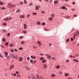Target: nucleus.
I'll use <instances>...</instances> for the list:
<instances>
[{
  "instance_id": "f257e3e1",
  "label": "nucleus",
  "mask_w": 79,
  "mask_h": 79,
  "mask_svg": "<svg viewBox=\"0 0 79 79\" xmlns=\"http://www.w3.org/2000/svg\"><path fill=\"white\" fill-rule=\"evenodd\" d=\"M79 31H77L76 32H75L73 34V35L74 36H77V35H79Z\"/></svg>"
},
{
  "instance_id": "f03ea898",
  "label": "nucleus",
  "mask_w": 79,
  "mask_h": 79,
  "mask_svg": "<svg viewBox=\"0 0 79 79\" xmlns=\"http://www.w3.org/2000/svg\"><path fill=\"white\" fill-rule=\"evenodd\" d=\"M8 6L9 7H10V8H13V7H14L13 5L10 3L8 4Z\"/></svg>"
},
{
  "instance_id": "7ed1b4c3",
  "label": "nucleus",
  "mask_w": 79,
  "mask_h": 79,
  "mask_svg": "<svg viewBox=\"0 0 79 79\" xmlns=\"http://www.w3.org/2000/svg\"><path fill=\"white\" fill-rule=\"evenodd\" d=\"M14 66L13 65H11L10 66V69H13V68L14 67Z\"/></svg>"
},
{
  "instance_id": "20e7f679",
  "label": "nucleus",
  "mask_w": 79,
  "mask_h": 79,
  "mask_svg": "<svg viewBox=\"0 0 79 79\" xmlns=\"http://www.w3.org/2000/svg\"><path fill=\"white\" fill-rule=\"evenodd\" d=\"M54 4H57L58 3V1H55L54 2Z\"/></svg>"
},
{
  "instance_id": "39448f33",
  "label": "nucleus",
  "mask_w": 79,
  "mask_h": 79,
  "mask_svg": "<svg viewBox=\"0 0 79 79\" xmlns=\"http://www.w3.org/2000/svg\"><path fill=\"white\" fill-rule=\"evenodd\" d=\"M43 66L44 67V69H45V68H47V65L46 64H44L43 65Z\"/></svg>"
},
{
  "instance_id": "423d86ee",
  "label": "nucleus",
  "mask_w": 79,
  "mask_h": 79,
  "mask_svg": "<svg viewBox=\"0 0 79 79\" xmlns=\"http://www.w3.org/2000/svg\"><path fill=\"white\" fill-rule=\"evenodd\" d=\"M8 17H7L6 19H4L3 20H5L6 21H8Z\"/></svg>"
},
{
  "instance_id": "0eeeda50",
  "label": "nucleus",
  "mask_w": 79,
  "mask_h": 79,
  "mask_svg": "<svg viewBox=\"0 0 79 79\" xmlns=\"http://www.w3.org/2000/svg\"><path fill=\"white\" fill-rule=\"evenodd\" d=\"M24 29H26L27 28V25L25 24H24Z\"/></svg>"
},
{
  "instance_id": "6e6552de",
  "label": "nucleus",
  "mask_w": 79,
  "mask_h": 79,
  "mask_svg": "<svg viewBox=\"0 0 79 79\" xmlns=\"http://www.w3.org/2000/svg\"><path fill=\"white\" fill-rule=\"evenodd\" d=\"M56 76V75L55 74H52V77H55V76Z\"/></svg>"
},
{
  "instance_id": "1a4fd4ad",
  "label": "nucleus",
  "mask_w": 79,
  "mask_h": 79,
  "mask_svg": "<svg viewBox=\"0 0 79 79\" xmlns=\"http://www.w3.org/2000/svg\"><path fill=\"white\" fill-rule=\"evenodd\" d=\"M42 63H45V62H46V60H45L44 59L42 61Z\"/></svg>"
},
{
  "instance_id": "9d476101",
  "label": "nucleus",
  "mask_w": 79,
  "mask_h": 79,
  "mask_svg": "<svg viewBox=\"0 0 79 79\" xmlns=\"http://www.w3.org/2000/svg\"><path fill=\"white\" fill-rule=\"evenodd\" d=\"M15 55L12 54L11 58H15Z\"/></svg>"
},
{
  "instance_id": "9b49d317",
  "label": "nucleus",
  "mask_w": 79,
  "mask_h": 79,
  "mask_svg": "<svg viewBox=\"0 0 79 79\" xmlns=\"http://www.w3.org/2000/svg\"><path fill=\"white\" fill-rule=\"evenodd\" d=\"M35 9L36 10H38L39 9V8L37 6H35Z\"/></svg>"
},
{
  "instance_id": "f8f14e48",
  "label": "nucleus",
  "mask_w": 79,
  "mask_h": 79,
  "mask_svg": "<svg viewBox=\"0 0 79 79\" xmlns=\"http://www.w3.org/2000/svg\"><path fill=\"white\" fill-rule=\"evenodd\" d=\"M4 53H5V55L6 56H6L8 55V53H7L6 52H4Z\"/></svg>"
},
{
  "instance_id": "ddd939ff",
  "label": "nucleus",
  "mask_w": 79,
  "mask_h": 79,
  "mask_svg": "<svg viewBox=\"0 0 79 79\" xmlns=\"http://www.w3.org/2000/svg\"><path fill=\"white\" fill-rule=\"evenodd\" d=\"M2 40L3 42H5V41H6V40H5V39L4 38H2Z\"/></svg>"
},
{
  "instance_id": "4468645a",
  "label": "nucleus",
  "mask_w": 79,
  "mask_h": 79,
  "mask_svg": "<svg viewBox=\"0 0 79 79\" xmlns=\"http://www.w3.org/2000/svg\"><path fill=\"white\" fill-rule=\"evenodd\" d=\"M47 58H48L49 59H50L51 58V56L50 55H48V56L47 57Z\"/></svg>"
},
{
  "instance_id": "2eb2a0df",
  "label": "nucleus",
  "mask_w": 79,
  "mask_h": 79,
  "mask_svg": "<svg viewBox=\"0 0 79 79\" xmlns=\"http://www.w3.org/2000/svg\"><path fill=\"white\" fill-rule=\"evenodd\" d=\"M20 11H21V10H20L18 9L16 11V13H17L18 12H20Z\"/></svg>"
},
{
  "instance_id": "dca6fc26",
  "label": "nucleus",
  "mask_w": 79,
  "mask_h": 79,
  "mask_svg": "<svg viewBox=\"0 0 79 79\" xmlns=\"http://www.w3.org/2000/svg\"><path fill=\"white\" fill-rule=\"evenodd\" d=\"M51 16H52V18H54V17H55V14H52L51 15Z\"/></svg>"
},
{
  "instance_id": "f3484780",
  "label": "nucleus",
  "mask_w": 79,
  "mask_h": 79,
  "mask_svg": "<svg viewBox=\"0 0 79 79\" xmlns=\"http://www.w3.org/2000/svg\"><path fill=\"white\" fill-rule=\"evenodd\" d=\"M73 61H75V62H78V60L76 59H74L73 60Z\"/></svg>"
},
{
  "instance_id": "a211bd4d",
  "label": "nucleus",
  "mask_w": 79,
  "mask_h": 79,
  "mask_svg": "<svg viewBox=\"0 0 79 79\" xmlns=\"http://www.w3.org/2000/svg\"><path fill=\"white\" fill-rule=\"evenodd\" d=\"M10 47H13L14 46V44H10Z\"/></svg>"
},
{
  "instance_id": "6ab92c4d",
  "label": "nucleus",
  "mask_w": 79,
  "mask_h": 79,
  "mask_svg": "<svg viewBox=\"0 0 79 79\" xmlns=\"http://www.w3.org/2000/svg\"><path fill=\"white\" fill-rule=\"evenodd\" d=\"M38 46H39V45H41V43H40V42H38Z\"/></svg>"
},
{
  "instance_id": "aec40b11",
  "label": "nucleus",
  "mask_w": 79,
  "mask_h": 79,
  "mask_svg": "<svg viewBox=\"0 0 79 79\" xmlns=\"http://www.w3.org/2000/svg\"><path fill=\"white\" fill-rule=\"evenodd\" d=\"M39 79H45V78H43V77H39Z\"/></svg>"
},
{
  "instance_id": "412c9836",
  "label": "nucleus",
  "mask_w": 79,
  "mask_h": 79,
  "mask_svg": "<svg viewBox=\"0 0 79 79\" xmlns=\"http://www.w3.org/2000/svg\"><path fill=\"white\" fill-rule=\"evenodd\" d=\"M69 76V74L68 73H65V76Z\"/></svg>"
},
{
  "instance_id": "4be33fe9",
  "label": "nucleus",
  "mask_w": 79,
  "mask_h": 79,
  "mask_svg": "<svg viewBox=\"0 0 79 79\" xmlns=\"http://www.w3.org/2000/svg\"><path fill=\"white\" fill-rule=\"evenodd\" d=\"M59 73L60 74H63V72L61 71H59Z\"/></svg>"
},
{
  "instance_id": "5701e85b",
  "label": "nucleus",
  "mask_w": 79,
  "mask_h": 79,
  "mask_svg": "<svg viewBox=\"0 0 79 79\" xmlns=\"http://www.w3.org/2000/svg\"><path fill=\"white\" fill-rule=\"evenodd\" d=\"M39 76L37 75H36V78L37 79H38V78H39Z\"/></svg>"
},
{
  "instance_id": "b1692460",
  "label": "nucleus",
  "mask_w": 79,
  "mask_h": 79,
  "mask_svg": "<svg viewBox=\"0 0 79 79\" xmlns=\"http://www.w3.org/2000/svg\"><path fill=\"white\" fill-rule=\"evenodd\" d=\"M17 77H20V75L19 74H18L17 75Z\"/></svg>"
},
{
  "instance_id": "393cba45",
  "label": "nucleus",
  "mask_w": 79,
  "mask_h": 79,
  "mask_svg": "<svg viewBox=\"0 0 79 79\" xmlns=\"http://www.w3.org/2000/svg\"><path fill=\"white\" fill-rule=\"evenodd\" d=\"M37 24L39 25H40V22L39 21H38L37 22Z\"/></svg>"
},
{
  "instance_id": "a878e982",
  "label": "nucleus",
  "mask_w": 79,
  "mask_h": 79,
  "mask_svg": "<svg viewBox=\"0 0 79 79\" xmlns=\"http://www.w3.org/2000/svg\"><path fill=\"white\" fill-rule=\"evenodd\" d=\"M8 37H10V35H11V34L10 33H8V34L7 35Z\"/></svg>"
},
{
  "instance_id": "bb28decb",
  "label": "nucleus",
  "mask_w": 79,
  "mask_h": 79,
  "mask_svg": "<svg viewBox=\"0 0 79 79\" xmlns=\"http://www.w3.org/2000/svg\"><path fill=\"white\" fill-rule=\"evenodd\" d=\"M48 19L49 20H52L53 18H52V17H51V18H48Z\"/></svg>"
},
{
  "instance_id": "cd10ccee",
  "label": "nucleus",
  "mask_w": 79,
  "mask_h": 79,
  "mask_svg": "<svg viewBox=\"0 0 79 79\" xmlns=\"http://www.w3.org/2000/svg\"><path fill=\"white\" fill-rule=\"evenodd\" d=\"M30 61L31 63H33V62L34 63V60H30Z\"/></svg>"
},
{
  "instance_id": "c85d7f7f",
  "label": "nucleus",
  "mask_w": 79,
  "mask_h": 79,
  "mask_svg": "<svg viewBox=\"0 0 79 79\" xmlns=\"http://www.w3.org/2000/svg\"><path fill=\"white\" fill-rule=\"evenodd\" d=\"M20 18H24V16H23V15H21L20 16Z\"/></svg>"
},
{
  "instance_id": "c756f323",
  "label": "nucleus",
  "mask_w": 79,
  "mask_h": 79,
  "mask_svg": "<svg viewBox=\"0 0 79 79\" xmlns=\"http://www.w3.org/2000/svg\"><path fill=\"white\" fill-rule=\"evenodd\" d=\"M3 2H0V4L1 5H3Z\"/></svg>"
},
{
  "instance_id": "7c9ffc66",
  "label": "nucleus",
  "mask_w": 79,
  "mask_h": 79,
  "mask_svg": "<svg viewBox=\"0 0 79 79\" xmlns=\"http://www.w3.org/2000/svg\"><path fill=\"white\" fill-rule=\"evenodd\" d=\"M24 3L25 4H27V2L26 0H24Z\"/></svg>"
},
{
  "instance_id": "2f4dec72",
  "label": "nucleus",
  "mask_w": 79,
  "mask_h": 79,
  "mask_svg": "<svg viewBox=\"0 0 79 79\" xmlns=\"http://www.w3.org/2000/svg\"><path fill=\"white\" fill-rule=\"evenodd\" d=\"M70 58H73V57H74V58H75V57H76V56H71L70 55Z\"/></svg>"
},
{
  "instance_id": "473e14b6",
  "label": "nucleus",
  "mask_w": 79,
  "mask_h": 79,
  "mask_svg": "<svg viewBox=\"0 0 79 79\" xmlns=\"http://www.w3.org/2000/svg\"><path fill=\"white\" fill-rule=\"evenodd\" d=\"M60 66L58 65L56 67V68H57V69H59V68H60Z\"/></svg>"
},
{
  "instance_id": "72a5a7b5",
  "label": "nucleus",
  "mask_w": 79,
  "mask_h": 79,
  "mask_svg": "<svg viewBox=\"0 0 79 79\" xmlns=\"http://www.w3.org/2000/svg\"><path fill=\"white\" fill-rule=\"evenodd\" d=\"M23 59L21 57H20L19 58V60L20 61H22Z\"/></svg>"
},
{
  "instance_id": "f704fd0d",
  "label": "nucleus",
  "mask_w": 79,
  "mask_h": 79,
  "mask_svg": "<svg viewBox=\"0 0 79 79\" xmlns=\"http://www.w3.org/2000/svg\"><path fill=\"white\" fill-rule=\"evenodd\" d=\"M44 58L43 57H42L40 58V60H44Z\"/></svg>"
},
{
  "instance_id": "c9c22d12",
  "label": "nucleus",
  "mask_w": 79,
  "mask_h": 79,
  "mask_svg": "<svg viewBox=\"0 0 79 79\" xmlns=\"http://www.w3.org/2000/svg\"><path fill=\"white\" fill-rule=\"evenodd\" d=\"M21 44H24V41H22L21 42Z\"/></svg>"
},
{
  "instance_id": "e433bc0d",
  "label": "nucleus",
  "mask_w": 79,
  "mask_h": 79,
  "mask_svg": "<svg viewBox=\"0 0 79 79\" xmlns=\"http://www.w3.org/2000/svg\"><path fill=\"white\" fill-rule=\"evenodd\" d=\"M23 33L24 34H26V33H27V31H23Z\"/></svg>"
},
{
  "instance_id": "4c0bfd02",
  "label": "nucleus",
  "mask_w": 79,
  "mask_h": 79,
  "mask_svg": "<svg viewBox=\"0 0 79 79\" xmlns=\"http://www.w3.org/2000/svg\"><path fill=\"white\" fill-rule=\"evenodd\" d=\"M69 39H67L66 40V42H69Z\"/></svg>"
},
{
  "instance_id": "58836bf2",
  "label": "nucleus",
  "mask_w": 79,
  "mask_h": 79,
  "mask_svg": "<svg viewBox=\"0 0 79 79\" xmlns=\"http://www.w3.org/2000/svg\"><path fill=\"white\" fill-rule=\"evenodd\" d=\"M10 52H14V50L13 49H11V50Z\"/></svg>"
},
{
  "instance_id": "ea45409f",
  "label": "nucleus",
  "mask_w": 79,
  "mask_h": 79,
  "mask_svg": "<svg viewBox=\"0 0 79 79\" xmlns=\"http://www.w3.org/2000/svg\"><path fill=\"white\" fill-rule=\"evenodd\" d=\"M41 13H43V14H44L45 13V11H42L41 12Z\"/></svg>"
},
{
  "instance_id": "a19ab883",
  "label": "nucleus",
  "mask_w": 79,
  "mask_h": 79,
  "mask_svg": "<svg viewBox=\"0 0 79 79\" xmlns=\"http://www.w3.org/2000/svg\"><path fill=\"white\" fill-rule=\"evenodd\" d=\"M8 42L6 43V46H8Z\"/></svg>"
},
{
  "instance_id": "79ce46f5",
  "label": "nucleus",
  "mask_w": 79,
  "mask_h": 79,
  "mask_svg": "<svg viewBox=\"0 0 79 79\" xmlns=\"http://www.w3.org/2000/svg\"><path fill=\"white\" fill-rule=\"evenodd\" d=\"M25 67L26 69H28V70H29V68H28L26 66H25Z\"/></svg>"
},
{
  "instance_id": "37998d69",
  "label": "nucleus",
  "mask_w": 79,
  "mask_h": 79,
  "mask_svg": "<svg viewBox=\"0 0 79 79\" xmlns=\"http://www.w3.org/2000/svg\"><path fill=\"white\" fill-rule=\"evenodd\" d=\"M3 25L4 26H6V24L5 23H3Z\"/></svg>"
},
{
  "instance_id": "c03bdc74",
  "label": "nucleus",
  "mask_w": 79,
  "mask_h": 79,
  "mask_svg": "<svg viewBox=\"0 0 79 79\" xmlns=\"http://www.w3.org/2000/svg\"><path fill=\"white\" fill-rule=\"evenodd\" d=\"M73 17H77V15H73Z\"/></svg>"
},
{
  "instance_id": "a18cd8bd",
  "label": "nucleus",
  "mask_w": 79,
  "mask_h": 79,
  "mask_svg": "<svg viewBox=\"0 0 79 79\" xmlns=\"http://www.w3.org/2000/svg\"><path fill=\"white\" fill-rule=\"evenodd\" d=\"M71 10H72V11H75L76 10V9H71Z\"/></svg>"
},
{
  "instance_id": "49530a36",
  "label": "nucleus",
  "mask_w": 79,
  "mask_h": 79,
  "mask_svg": "<svg viewBox=\"0 0 79 79\" xmlns=\"http://www.w3.org/2000/svg\"><path fill=\"white\" fill-rule=\"evenodd\" d=\"M45 23L44 22L42 23V25H43V26H44V25H45Z\"/></svg>"
},
{
  "instance_id": "de8ad7c7",
  "label": "nucleus",
  "mask_w": 79,
  "mask_h": 79,
  "mask_svg": "<svg viewBox=\"0 0 79 79\" xmlns=\"http://www.w3.org/2000/svg\"><path fill=\"white\" fill-rule=\"evenodd\" d=\"M6 57L7 58V59H10V56H8L7 57V56Z\"/></svg>"
},
{
  "instance_id": "09e8293b",
  "label": "nucleus",
  "mask_w": 79,
  "mask_h": 79,
  "mask_svg": "<svg viewBox=\"0 0 79 79\" xmlns=\"http://www.w3.org/2000/svg\"><path fill=\"white\" fill-rule=\"evenodd\" d=\"M33 15H37V13H33Z\"/></svg>"
},
{
  "instance_id": "8fccbe9b",
  "label": "nucleus",
  "mask_w": 79,
  "mask_h": 79,
  "mask_svg": "<svg viewBox=\"0 0 79 79\" xmlns=\"http://www.w3.org/2000/svg\"><path fill=\"white\" fill-rule=\"evenodd\" d=\"M19 50H23V48H19Z\"/></svg>"
},
{
  "instance_id": "3c124183",
  "label": "nucleus",
  "mask_w": 79,
  "mask_h": 79,
  "mask_svg": "<svg viewBox=\"0 0 79 79\" xmlns=\"http://www.w3.org/2000/svg\"><path fill=\"white\" fill-rule=\"evenodd\" d=\"M0 57H2V58H3V56L2 55V54L0 55Z\"/></svg>"
},
{
  "instance_id": "603ef678",
  "label": "nucleus",
  "mask_w": 79,
  "mask_h": 79,
  "mask_svg": "<svg viewBox=\"0 0 79 79\" xmlns=\"http://www.w3.org/2000/svg\"><path fill=\"white\" fill-rule=\"evenodd\" d=\"M30 16V14H28L27 15V18H29Z\"/></svg>"
},
{
  "instance_id": "864d4df0",
  "label": "nucleus",
  "mask_w": 79,
  "mask_h": 79,
  "mask_svg": "<svg viewBox=\"0 0 79 79\" xmlns=\"http://www.w3.org/2000/svg\"><path fill=\"white\" fill-rule=\"evenodd\" d=\"M52 60H55V57H52Z\"/></svg>"
},
{
  "instance_id": "5fc2aeb1",
  "label": "nucleus",
  "mask_w": 79,
  "mask_h": 79,
  "mask_svg": "<svg viewBox=\"0 0 79 79\" xmlns=\"http://www.w3.org/2000/svg\"><path fill=\"white\" fill-rule=\"evenodd\" d=\"M62 9H65V7L64 6H62Z\"/></svg>"
},
{
  "instance_id": "6e6d98bb",
  "label": "nucleus",
  "mask_w": 79,
  "mask_h": 79,
  "mask_svg": "<svg viewBox=\"0 0 79 79\" xmlns=\"http://www.w3.org/2000/svg\"><path fill=\"white\" fill-rule=\"evenodd\" d=\"M30 6H31V5H32V3H31L29 4Z\"/></svg>"
},
{
  "instance_id": "4d7b16f0",
  "label": "nucleus",
  "mask_w": 79,
  "mask_h": 79,
  "mask_svg": "<svg viewBox=\"0 0 79 79\" xmlns=\"http://www.w3.org/2000/svg\"><path fill=\"white\" fill-rule=\"evenodd\" d=\"M11 17H10L8 18V20H11Z\"/></svg>"
},
{
  "instance_id": "13d9d810",
  "label": "nucleus",
  "mask_w": 79,
  "mask_h": 79,
  "mask_svg": "<svg viewBox=\"0 0 79 79\" xmlns=\"http://www.w3.org/2000/svg\"><path fill=\"white\" fill-rule=\"evenodd\" d=\"M20 4H21V5H23V2H20Z\"/></svg>"
},
{
  "instance_id": "bf43d9fd",
  "label": "nucleus",
  "mask_w": 79,
  "mask_h": 79,
  "mask_svg": "<svg viewBox=\"0 0 79 79\" xmlns=\"http://www.w3.org/2000/svg\"><path fill=\"white\" fill-rule=\"evenodd\" d=\"M36 60H35V61H34V63H32V64H35V63H36Z\"/></svg>"
},
{
  "instance_id": "052dcab7",
  "label": "nucleus",
  "mask_w": 79,
  "mask_h": 79,
  "mask_svg": "<svg viewBox=\"0 0 79 79\" xmlns=\"http://www.w3.org/2000/svg\"><path fill=\"white\" fill-rule=\"evenodd\" d=\"M52 44H51V43L49 44V47H50V46H52Z\"/></svg>"
},
{
  "instance_id": "680f3d73",
  "label": "nucleus",
  "mask_w": 79,
  "mask_h": 79,
  "mask_svg": "<svg viewBox=\"0 0 79 79\" xmlns=\"http://www.w3.org/2000/svg\"><path fill=\"white\" fill-rule=\"evenodd\" d=\"M23 36H21L20 37V39H23Z\"/></svg>"
},
{
  "instance_id": "e2e57ef3",
  "label": "nucleus",
  "mask_w": 79,
  "mask_h": 79,
  "mask_svg": "<svg viewBox=\"0 0 79 79\" xmlns=\"http://www.w3.org/2000/svg\"><path fill=\"white\" fill-rule=\"evenodd\" d=\"M76 4V3L75 2H73V5H75Z\"/></svg>"
},
{
  "instance_id": "0e129e2a",
  "label": "nucleus",
  "mask_w": 79,
  "mask_h": 79,
  "mask_svg": "<svg viewBox=\"0 0 79 79\" xmlns=\"http://www.w3.org/2000/svg\"><path fill=\"white\" fill-rule=\"evenodd\" d=\"M1 9H2V10H5V8L4 7H2V8H1Z\"/></svg>"
},
{
  "instance_id": "69168bd1",
  "label": "nucleus",
  "mask_w": 79,
  "mask_h": 79,
  "mask_svg": "<svg viewBox=\"0 0 79 79\" xmlns=\"http://www.w3.org/2000/svg\"><path fill=\"white\" fill-rule=\"evenodd\" d=\"M33 48H37V47H35V46H34L33 47Z\"/></svg>"
},
{
  "instance_id": "338daca9",
  "label": "nucleus",
  "mask_w": 79,
  "mask_h": 79,
  "mask_svg": "<svg viewBox=\"0 0 79 79\" xmlns=\"http://www.w3.org/2000/svg\"><path fill=\"white\" fill-rule=\"evenodd\" d=\"M73 40H73V39L72 38H71V41H73Z\"/></svg>"
},
{
  "instance_id": "774afa93",
  "label": "nucleus",
  "mask_w": 79,
  "mask_h": 79,
  "mask_svg": "<svg viewBox=\"0 0 79 79\" xmlns=\"http://www.w3.org/2000/svg\"><path fill=\"white\" fill-rule=\"evenodd\" d=\"M15 73L16 74H19V72H16Z\"/></svg>"
}]
</instances>
